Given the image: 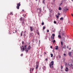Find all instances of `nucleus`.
I'll list each match as a JSON object with an SVG mask.
<instances>
[{"label":"nucleus","mask_w":73,"mask_h":73,"mask_svg":"<svg viewBox=\"0 0 73 73\" xmlns=\"http://www.w3.org/2000/svg\"><path fill=\"white\" fill-rule=\"evenodd\" d=\"M60 42H61V45H62V46L63 45V43H62V41H61Z\"/></svg>","instance_id":"nucleus-27"},{"label":"nucleus","mask_w":73,"mask_h":73,"mask_svg":"<svg viewBox=\"0 0 73 73\" xmlns=\"http://www.w3.org/2000/svg\"><path fill=\"white\" fill-rule=\"evenodd\" d=\"M37 65H38H38H39V64L38 63V62H36V65L37 66Z\"/></svg>","instance_id":"nucleus-32"},{"label":"nucleus","mask_w":73,"mask_h":73,"mask_svg":"<svg viewBox=\"0 0 73 73\" xmlns=\"http://www.w3.org/2000/svg\"><path fill=\"white\" fill-rule=\"evenodd\" d=\"M59 58H61V56H60V55L59 56Z\"/></svg>","instance_id":"nucleus-49"},{"label":"nucleus","mask_w":73,"mask_h":73,"mask_svg":"<svg viewBox=\"0 0 73 73\" xmlns=\"http://www.w3.org/2000/svg\"><path fill=\"white\" fill-rule=\"evenodd\" d=\"M49 40H50V39H49Z\"/></svg>","instance_id":"nucleus-63"},{"label":"nucleus","mask_w":73,"mask_h":73,"mask_svg":"<svg viewBox=\"0 0 73 73\" xmlns=\"http://www.w3.org/2000/svg\"><path fill=\"white\" fill-rule=\"evenodd\" d=\"M65 71H66V72H68V71H69V69L67 67H66V68H65Z\"/></svg>","instance_id":"nucleus-6"},{"label":"nucleus","mask_w":73,"mask_h":73,"mask_svg":"<svg viewBox=\"0 0 73 73\" xmlns=\"http://www.w3.org/2000/svg\"><path fill=\"white\" fill-rule=\"evenodd\" d=\"M44 25V22H42V25Z\"/></svg>","instance_id":"nucleus-33"},{"label":"nucleus","mask_w":73,"mask_h":73,"mask_svg":"<svg viewBox=\"0 0 73 73\" xmlns=\"http://www.w3.org/2000/svg\"><path fill=\"white\" fill-rule=\"evenodd\" d=\"M49 32V30H47V32Z\"/></svg>","instance_id":"nucleus-42"},{"label":"nucleus","mask_w":73,"mask_h":73,"mask_svg":"<svg viewBox=\"0 0 73 73\" xmlns=\"http://www.w3.org/2000/svg\"><path fill=\"white\" fill-rule=\"evenodd\" d=\"M22 25H24V21L22 22Z\"/></svg>","instance_id":"nucleus-37"},{"label":"nucleus","mask_w":73,"mask_h":73,"mask_svg":"<svg viewBox=\"0 0 73 73\" xmlns=\"http://www.w3.org/2000/svg\"><path fill=\"white\" fill-rule=\"evenodd\" d=\"M62 35L63 36H64V35H65V33H62Z\"/></svg>","instance_id":"nucleus-26"},{"label":"nucleus","mask_w":73,"mask_h":73,"mask_svg":"<svg viewBox=\"0 0 73 73\" xmlns=\"http://www.w3.org/2000/svg\"><path fill=\"white\" fill-rule=\"evenodd\" d=\"M50 48H52V46H50Z\"/></svg>","instance_id":"nucleus-51"},{"label":"nucleus","mask_w":73,"mask_h":73,"mask_svg":"<svg viewBox=\"0 0 73 73\" xmlns=\"http://www.w3.org/2000/svg\"><path fill=\"white\" fill-rule=\"evenodd\" d=\"M21 56H23V54H21Z\"/></svg>","instance_id":"nucleus-46"},{"label":"nucleus","mask_w":73,"mask_h":73,"mask_svg":"<svg viewBox=\"0 0 73 73\" xmlns=\"http://www.w3.org/2000/svg\"><path fill=\"white\" fill-rule=\"evenodd\" d=\"M58 34L59 35H60L61 33H60V32H59Z\"/></svg>","instance_id":"nucleus-40"},{"label":"nucleus","mask_w":73,"mask_h":73,"mask_svg":"<svg viewBox=\"0 0 73 73\" xmlns=\"http://www.w3.org/2000/svg\"><path fill=\"white\" fill-rule=\"evenodd\" d=\"M46 61H48V58H46Z\"/></svg>","instance_id":"nucleus-47"},{"label":"nucleus","mask_w":73,"mask_h":73,"mask_svg":"<svg viewBox=\"0 0 73 73\" xmlns=\"http://www.w3.org/2000/svg\"><path fill=\"white\" fill-rule=\"evenodd\" d=\"M38 64H36V69H37L38 68Z\"/></svg>","instance_id":"nucleus-23"},{"label":"nucleus","mask_w":73,"mask_h":73,"mask_svg":"<svg viewBox=\"0 0 73 73\" xmlns=\"http://www.w3.org/2000/svg\"><path fill=\"white\" fill-rule=\"evenodd\" d=\"M68 54L69 56H70V57H71L72 56V55L71 54V52H69Z\"/></svg>","instance_id":"nucleus-10"},{"label":"nucleus","mask_w":73,"mask_h":73,"mask_svg":"<svg viewBox=\"0 0 73 73\" xmlns=\"http://www.w3.org/2000/svg\"><path fill=\"white\" fill-rule=\"evenodd\" d=\"M24 47H25V48H27V46L26 45H25L24 46Z\"/></svg>","instance_id":"nucleus-45"},{"label":"nucleus","mask_w":73,"mask_h":73,"mask_svg":"<svg viewBox=\"0 0 73 73\" xmlns=\"http://www.w3.org/2000/svg\"><path fill=\"white\" fill-rule=\"evenodd\" d=\"M52 32H54H54H56V29H54V30H52Z\"/></svg>","instance_id":"nucleus-15"},{"label":"nucleus","mask_w":73,"mask_h":73,"mask_svg":"<svg viewBox=\"0 0 73 73\" xmlns=\"http://www.w3.org/2000/svg\"><path fill=\"white\" fill-rule=\"evenodd\" d=\"M13 15V13L12 12H11L10 13V15Z\"/></svg>","instance_id":"nucleus-25"},{"label":"nucleus","mask_w":73,"mask_h":73,"mask_svg":"<svg viewBox=\"0 0 73 73\" xmlns=\"http://www.w3.org/2000/svg\"><path fill=\"white\" fill-rule=\"evenodd\" d=\"M42 3L43 4H45V0H43L42 1Z\"/></svg>","instance_id":"nucleus-14"},{"label":"nucleus","mask_w":73,"mask_h":73,"mask_svg":"<svg viewBox=\"0 0 73 73\" xmlns=\"http://www.w3.org/2000/svg\"><path fill=\"white\" fill-rule=\"evenodd\" d=\"M72 69L73 70V67H72Z\"/></svg>","instance_id":"nucleus-58"},{"label":"nucleus","mask_w":73,"mask_h":73,"mask_svg":"<svg viewBox=\"0 0 73 73\" xmlns=\"http://www.w3.org/2000/svg\"><path fill=\"white\" fill-rule=\"evenodd\" d=\"M55 41H56V40H54L52 42L53 43H54V42H55Z\"/></svg>","instance_id":"nucleus-34"},{"label":"nucleus","mask_w":73,"mask_h":73,"mask_svg":"<svg viewBox=\"0 0 73 73\" xmlns=\"http://www.w3.org/2000/svg\"><path fill=\"white\" fill-rule=\"evenodd\" d=\"M44 54H46V52H44Z\"/></svg>","instance_id":"nucleus-44"},{"label":"nucleus","mask_w":73,"mask_h":73,"mask_svg":"<svg viewBox=\"0 0 73 73\" xmlns=\"http://www.w3.org/2000/svg\"><path fill=\"white\" fill-rule=\"evenodd\" d=\"M30 73H32V72H31V71L30 72Z\"/></svg>","instance_id":"nucleus-56"},{"label":"nucleus","mask_w":73,"mask_h":73,"mask_svg":"<svg viewBox=\"0 0 73 73\" xmlns=\"http://www.w3.org/2000/svg\"><path fill=\"white\" fill-rule=\"evenodd\" d=\"M20 21H23V19L22 18H21L20 19Z\"/></svg>","instance_id":"nucleus-24"},{"label":"nucleus","mask_w":73,"mask_h":73,"mask_svg":"<svg viewBox=\"0 0 73 73\" xmlns=\"http://www.w3.org/2000/svg\"><path fill=\"white\" fill-rule=\"evenodd\" d=\"M62 9L61 8V7H59V10H61Z\"/></svg>","instance_id":"nucleus-21"},{"label":"nucleus","mask_w":73,"mask_h":73,"mask_svg":"<svg viewBox=\"0 0 73 73\" xmlns=\"http://www.w3.org/2000/svg\"><path fill=\"white\" fill-rule=\"evenodd\" d=\"M26 32V31H25L24 32V35H23L24 37H25V36H26V34H25Z\"/></svg>","instance_id":"nucleus-11"},{"label":"nucleus","mask_w":73,"mask_h":73,"mask_svg":"<svg viewBox=\"0 0 73 73\" xmlns=\"http://www.w3.org/2000/svg\"><path fill=\"white\" fill-rule=\"evenodd\" d=\"M66 46L65 45L63 47V48H64V49H66Z\"/></svg>","instance_id":"nucleus-31"},{"label":"nucleus","mask_w":73,"mask_h":73,"mask_svg":"<svg viewBox=\"0 0 73 73\" xmlns=\"http://www.w3.org/2000/svg\"><path fill=\"white\" fill-rule=\"evenodd\" d=\"M58 37L59 38H61V36L60 35H58Z\"/></svg>","instance_id":"nucleus-13"},{"label":"nucleus","mask_w":73,"mask_h":73,"mask_svg":"<svg viewBox=\"0 0 73 73\" xmlns=\"http://www.w3.org/2000/svg\"><path fill=\"white\" fill-rule=\"evenodd\" d=\"M52 36H53V37H54V36H55V35L54 34H53L52 35Z\"/></svg>","instance_id":"nucleus-30"},{"label":"nucleus","mask_w":73,"mask_h":73,"mask_svg":"<svg viewBox=\"0 0 73 73\" xmlns=\"http://www.w3.org/2000/svg\"><path fill=\"white\" fill-rule=\"evenodd\" d=\"M34 69H32V68H31L30 69V72H31V71H33V70H34Z\"/></svg>","instance_id":"nucleus-20"},{"label":"nucleus","mask_w":73,"mask_h":73,"mask_svg":"<svg viewBox=\"0 0 73 73\" xmlns=\"http://www.w3.org/2000/svg\"><path fill=\"white\" fill-rule=\"evenodd\" d=\"M24 42L23 41L22 42V44H23H23H24Z\"/></svg>","instance_id":"nucleus-38"},{"label":"nucleus","mask_w":73,"mask_h":73,"mask_svg":"<svg viewBox=\"0 0 73 73\" xmlns=\"http://www.w3.org/2000/svg\"><path fill=\"white\" fill-rule=\"evenodd\" d=\"M45 29V26H43V30H44V29Z\"/></svg>","instance_id":"nucleus-28"},{"label":"nucleus","mask_w":73,"mask_h":73,"mask_svg":"<svg viewBox=\"0 0 73 73\" xmlns=\"http://www.w3.org/2000/svg\"><path fill=\"white\" fill-rule=\"evenodd\" d=\"M72 1L73 2V0H72Z\"/></svg>","instance_id":"nucleus-57"},{"label":"nucleus","mask_w":73,"mask_h":73,"mask_svg":"<svg viewBox=\"0 0 73 73\" xmlns=\"http://www.w3.org/2000/svg\"><path fill=\"white\" fill-rule=\"evenodd\" d=\"M31 48V46H29L27 48H28L29 50H30Z\"/></svg>","instance_id":"nucleus-12"},{"label":"nucleus","mask_w":73,"mask_h":73,"mask_svg":"<svg viewBox=\"0 0 73 73\" xmlns=\"http://www.w3.org/2000/svg\"><path fill=\"white\" fill-rule=\"evenodd\" d=\"M38 1V0H35V1Z\"/></svg>","instance_id":"nucleus-55"},{"label":"nucleus","mask_w":73,"mask_h":73,"mask_svg":"<svg viewBox=\"0 0 73 73\" xmlns=\"http://www.w3.org/2000/svg\"><path fill=\"white\" fill-rule=\"evenodd\" d=\"M58 16H59V15H60V13H58Z\"/></svg>","instance_id":"nucleus-36"},{"label":"nucleus","mask_w":73,"mask_h":73,"mask_svg":"<svg viewBox=\"0 0 73 73\" xmlns=\"http://www.w3.org/2000/svg\"><path fill=\"white\" fill-rule=\"evenodd\" d=\"M70 49H71V48L70 47L69 48V50H70Z\"/></svg>","instance_id":"nucleus-53"},{"label":"nucleus","mask_w":73,"mask_h":73,"mask_svg":"<svg viewBox=\"0 0 73 73\" xmlns=\"http://www.w3.org/2000/svg\"><path fill=\"white\" fill-rule=\"evenodd\" d=\"M22 11H23V12H24V10H22Z\"/></svg>","instance_id":"nucleus-52"},{"label":"nucleus","mask_w":73,"mask_h":73,"mask_svg":"<svg viewBox=\"0 0 73 73\" xmlns=\"http://www.w3.org/2000/svg\"><path fill=\"white\" fill-rule=\"evenodd\" d=\"M68 10H69V9L67 8H65L64 9V11H68Z\"/></svg>","instance_id":"nucleus-7"},{"label":"nucleus","mask_w":73,"mask_h":73,"mask_svg":"<svg viewBox=\"0 0 73 73\" xmlns=\"http://www.w3.org/2000/svg\"><path fill=\"white\" fill-rule=\"evenodd\" d=\"M58 46H57L56 47L55 49L56 50H58Z\"/></svg>","instance_id":"nucleus-17"},{"label":"nucleus","mask_w":73,"mask_h":73,"mask_svg":"<svg viewBox=\"0 0 73 73\" xmlns=\"http://www.w3.org/2000/svg\"><path fill=\"white\" fill-rule=\"evenodd\" d=\"M56 17L57 19H58V18H59V16L57 15H56Z\"/></svg>","instance_id":"nucleus-19"},{"label":"nucleus","mask_w":73,"mask_h":73,"mask_svg":"<svg viewBox=\"0 0 73 73\" xmlns=\"http://www.w3.org/2000/svg\"><path fill=\"white\" fill-rule=\"evenodd\" d=\"M67 48L68 49H69V46H67Z\"/></svg>","instance_id":"nucleus-43"},{"label":"nucleus","mask_w":73,"mask_h":73,"mask_svg":"<svg viewBox=\"0 0 73 73\" xmlns=\"http://www.w3.org/2000/svg\"><path fill=\"white\" fill-rule=\"evenodd\" d=\"M33 35V33H31L30 34V37H32V36Z\"/></svg>","instance_id":"nucleus-9"},{"label":"nucleus","mask_w":73,"mask_h":73,"mask_svg":"<svg viewBox=\"0 0 73 73\" xmlns=\"http://www.w3.org/2000/svg\"><path fill=\"white\" fill-rule=\"evenodd\" d=\"M23 47V48H22L21 47V52H24V47H23V46H22Z\"/></svg>","instance_id":"nucleus-3"},{"label":"nucleus","mask_w":73,"mask_h":73,"mask_svg":"<svg viewBox=\"0 0 73 73\" xmlns=\"http://www.w3.org/2000/svg\"><path fill=\"white\" fill-rule=\"evenodd\" d=\"M51 57H53V54H50Z\"/></svg>","instance_id":"nucleus-22"},{"label":"nucleus","mask_w":73,"mask_h":73,"mask_svg":"<svg viewBox=\"0 0 73 73\" xmlns=\"http://www.w3.org/2000/svg\"><path fill=\"white\" fill-rule=\"evenodd\" d=\"M40 40H39V42H40Z\"/></svg>","instance_id":"nucleus-60"},{"label":"nucleus","mask_w":73,"mask_h":73,"mask_svg":"<svg viewBox=\"0 0 73 73\" xmlns=\"http://www.w3.org/2000/svg\"><path fill=\"white\" fill-rule=\"evenodd\" d=\"M43 8H44V7H43Z\"/></svg>","instance_id":"nucleus-62"},{"label":"nucleus","mask_w":73,"mask_h":73,"mask_svg":"<svg viewBox=\"0 0 73 73\" xmlns=\"http://www.w3.org/2000/svg\"><path fill=\"white\" fill-rule=\"evenodd\" d=\"M62 4V3H61L60 4Z\"/></svg>","instance_id":"nucleus-59"},{"label":"nucleus","mask_w":73,"mask_h":73,"mask_svg":"<svg viewBox=\"0 0 73 73\" xmlns=\"http://www.w3.org/2000/svg\"><path fill=\"white\" fill-rule=\"evenodd\" d=\"M63 19H64V18L62 17H61V18L60 19V20H61L62 21L63 20Z\"/></svg>","instance_id":"nucleus-18"},{"label":"nucleus","mask_w":73,"mask_h":73,"mask_svg":"<svg viewBox=\"0 0 73 73\" xmlns=\"http://www.w3.org/2000/svg\"><path fill=\"white\" fill-rule=\"evenodd\" d=\"M71 15H72V16L73 17V14H71Z\"/></svg>","instance_id":"nucleus-48"},{"label":"nucleus","mask_w":73,"mask_h":73,"mask_svg":"<svg viewBox=\"0 0 73 73\" xmlns=\"http://www.w3.org/2000/svg\"><path fill=\"white\" fill-rule=\"evenodd\" d=\"M30 29L31 31H33V28L32 27H30Z\"/></svg>","instance_id":"nucleus-5"},{"label":"nucleus","mask_w":73,"mask_h":73,"mask_svg":"<svg viewBox=\"0 0 73 73\" xmlns=\"http://www.w3.org/2000/svg\"><path fill=\"white\" fill-rule=\"evenodd\" d=\"M15 32H16V31H15Z\"/></svg>","instance_id":"nucleus-61"},{"label":"nucleus","mask_w":73,"mask_h":73,"mask_svg":"<svg viewBox=\"0 0 73 73\" xmlns=\"http://www.w3.org/2000/svg\"><path fill=\"white\" fill-rule=\"evenodd\" d=\"M25 51L26 52V53H28V50L29 49H28V48H27V47H25Z\"/></svg>","instance_id":"nucleus-4"},{"label":"nucleus","mask_w":73,"mask_h":73,"mask_svg":"<svg viewBox=\"0 0 73 73\" xmlns=\"http://www.w3.org/2000/svg\"><path fill=\"white\" fill-rule=\"evenodd\" d=\"M62 68H63V67L62 66H61V68L62 69Z\"/></svg>","instance_id":"nucleus-41"},{"label":"nucleus","mask_w":73,"mask_h":73,"mask_svg":"<svg viewBox=\"0 0 73 73\" xmlns=\"http://www.w3.org/2000/svg\"><path fill=\"white\" fill-rule=\"evenodd\" d=\"M17 8L19 9V7L21 5V4H20V3H19L18 4H17Z\"/></svg>","instance_id":"nucleus-2"},{"label":"nucleus","mask_w":73,"mask_h":73,"mask_svg":"<svg viewBox=\"0 0 73 73\" xmlns=\"http://www.w3.org/2000/svg\"><path fill=\"white\" fill-rule=\"evenodd\" d=\"M42 69H43L44 70H45L46 69V67H45V66H43L42 67Z\"/></svg>","instance_id":"nucleus-8"},{"label":"nucleus","mask_w":73,"mask_h":73,"mask_svg":"<svg viewBox=\"0 0 73 73\" xmlns=\"http://www.w3.org/2000/svg\"><path fill=\"white\" fill-rule=\"evenodd\" d=\"M24 33V31H22L21 34V36H23V33Z\"/></svg>","instance_id":"nucleus-16"},{"label":"nucleus","mask_w":73,"mask_h":73,"mask_svg":"<svg viewBox=\"0 0 73 73\" xmlns=\"http://www.w3.org/2000/svg\"><path fill=\"white\" fill-rule=\"evenodd\" d=\"M53 1H55V0H53Z\"/></svg>","instance_id":"nucleus-54"},{"label":"nucleus","mask_w":73,"mask_h":73,"mask_svg":"<svg viewBox=\"0 0 73 73\" xmlns=\"http://www.w3.org/2000/svg\"><path fill=\"white\" fill-rule=\"evenodd\" d=\"M51 38H53V39H54V37L51 36Z\"/></svg>","instance_id":"nucleus-29"},{"label":"nucleus","mask_w":73,"mask_h":73,"mask_svg":"<svg viewBox=\"0 0 73 73\" xmlns=\"http://www.w3.org/2000/svg\"><path fill=\"white\" fill-rule=\"evenodd\" d=\"M37 34H38V35H39V33L38 32H37Z\"/></svg>","instance_id":"nucleus-50"},{"label":"nucleus","mask_w":73,"mask_h":73,"mask_svg":"<svg viewBox=\"0 0 73 73\" xmlns=\"http://www.w3.org/2000/svg\"><path fill=\"white\" fill-rule=\"evenodd\" d=\"M53 64H54V61H51L50 63L49 64V66L50 68H53Z\"/></svg>","instance_id":"nucleus-1"},{"label":"nucleus","mask_w":73,"mask_h":73,"mask_svg":"<svg viewBox=\"0 0 73 73\" xmlns=\"http://www.w3.org/2000/svg\"><path fill=\"white\" fill-rule=\"evenodd\" d=\"M64 56H66V54H64Z\"/></svg>","instance_id":"nucleus-35"},{"label":"nucleus","mask_w":73,"mask_h":73,"mask_svg":"<svg viewBox=\"0 0 73 73\" xmlns=\"http://www.w3.org/2000/svg\"><path fill=\"white\" fill-rule=\"evenodd\" d=\"M54 24H56V21H54Z\"/></svg>","instance_id":"nucleus-39"}]
</instances>
